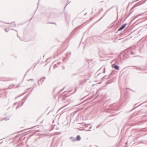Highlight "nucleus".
<instances>
[{"label": "nucleus", "mask_w": 147, "mask_h": 147, "mask_svg": "<svg viewBox=\"0 0 147 147\" xmlns=\"http://www.w3.org/2000/svg\"><path fill=\"white\" fill-rule=\"evenodd\" d=\"M32 18L30 19V20H31Z\"/></svg>", "instance_id": "nucleus-48"}, {"label": "nucleus", "mask_w": 147, "mask_h": 147, "mask_svg": "<svg viewBox=\"0 0 147 147\" xmlns=\"http://www.w3.org/2000/svg\"><path fill=\"white\" fill-rule=\"evenodd\" d=\"M30 80H31L32 81V82H33L34 80L33 79H30V80H27L28 81H30Z\"/></svg>", "instance_id": "nucleus-18"}, {"label": "nucleus", "mask_w": 147, "mask_h": 147, "mask_svg": "<svg viewBox=\"0 0 147 147\" xmlns=\"http://www.w3.org/2000/svg\"><path fill=\"white\" fill-rule=\"evenodd\" d=\"M30 92L28 94L22 99V100H25V101H26V100L27 98L30 95Z\"/></svg>", "instance_id": "nucleus-6"}, {"label": "nucleus", "mask_w": 147, "mask_h": 147, "mask_svg": "<svg viewBox=\"0 0 147 147\" xmlns=\"http://www.w3.org/2000/svg\"><path fill=\"white\" fill-rule=\"evenodd\" d=\"M4 23L5 24H11V23H6V22H4Z\"/></svg>", "instance_id": "nucleus-34"}, {"label": "nucleus", "mask_w": 147, "mask_h": 147, "mask_svg": "<svg viewBox=\"0 0 147 147\" xmlns=\"http://www.w3.org/2000/svg\"><path fill=\"white\" fill-rule=\"evenodd\" d=\"M51 59V58H49L48 59H47V60H46V61L47 62H49V60L50 59Z\"/></svg>", "instance_id": "nucleus-23"}, {"label": "nucleus", "mask_w": 147, "mask_h": 147, "mask_svg": "<svg viewBox=\"0 0 147 147\" xmlns=\"http://www.w3.org/2000/svg\"><path fill=\"white\" fill-rule=\"evenodd\" d=\"M87 131H91V130H87Z\"/></svg>", "instance_id": "nucleus-39"}, {"label": "nucleus", "mask_w": 147, "mask_h": 147, "mask_svg": "<svg viewBox=\"0 0 147 147\" xmlns=\"http://www.w3.org/2000/svg\"><path fill=\"white\" fill-rule=\"evenodd\" d=\"M105 67L104 68V71L103 72V73H105Z\"/></svg>", "instance_id": "nucleus-26"}, {"label": "nucleus", "mask_w": 147, "mask_h": 147, "mask_svg": "<svg viewBox=\"0 0 147 147\" xmlns=\"http://www.w3.org/2000/svg\"><path fill=\"white\" fill-rule=\"evenodd\" d=\"M57 65L56 64H55L54 65V68H56V67H57Z\"/></svg>", "instance_id": "nucleus-19"}, {"label": "nucleus", "mask_w": 147, "mask_h": 147, "mask_svg": "<svg viewBox=\"0 0 147 147\" xmlns=\"http://www.w3.org/2000/svg\"><path fill=\"white\" fill-rule=\"evenodd\" d=\"M139 0H135V1H134V2H136L137 1H138Z\"/></svg>", "instance_id": "nucleus-35"}, {"label": "nucleus", "mask_w": 147, "mask_h": 147, "mask_svg": "<svg viewBox=\"0 0 147 147\" xmlns=\"http://www.w3.org/2000/svg\"><path fill=\"white\" fill-rule=\"evenodd\" d=\"M9 119V118H7V117H5L4 118H3L2 120H8Z\"/></svg>", "instance_id": "nucleus-13"}, {"label": "nucleus", "mask_w": 147, "mask_h": 147, "mask_svg": "<svg viewBox=\"0 0 147 147\" xmlns=\"http://www.w3.org/2000/svg\"><path fill=\"white\" fill-rule=\"evenodd\" d=\"M126 25H127L126 24H125L123 25H122L119 28V29L118 30V31H121V30H122L123 29L125 28V27Z\"/></svg>", "instance_id": "nucleus-2"}, {"label": "nucleus", "mask_w": 147, "mask_h": 147, "mask_svg": "<svg viewBox=\"0 0 147 147\" xmlns=\"http://www.w3.org/2000/svg\"><path fill=\"white\" fill-rule=\"evenodd\" d=\"M112 66L116 70H118L119 69V66L117 65H116L115 64H112Z\"/></svg>", "instance_id": "nucleus-3"}, {"label": "nucleus", "mask_w": 147, "mask_h": 147, "mask_svg": "<svg viewBox=\"0 0 147 147\" xmlns=\"http://www.w3.org/2000/svg\"><path fill=\"white\" fill-rule=\"evenodd\" d=\"M29 89V88H28L27 90H28V89Z\"/></svg>", "instance_id": "nucleus-52"}, {"label": "nucleus", "mask_w": 147, "mask_h": 147, "mask_svg": "<svg viewBox=\"0 0 147 147\" xmlns=\"http://www.w3.org/2000/svg\"><path fill=\"white\" fill-rule=\"evenodd\" d=\"M5 31L6 32H8L9 31V30H8V29H5Z\"/></svg>", "instance_id": "nucleus-25"}, {"label": "nucleus", "mask_w": 147, "mask_h": 147, "mask_svg": "<svg viewBox=\"0 0 147 147\" xmlns=\"http://www.w3.org/2000/svg\"><path fill=\"white\" fill-rule=\"evenodd\" d=\"M0 22H1V21H0Z\"/></svg>", "instance_id": "nucleus-51"}, {"label": "nucleus", "mask_w": 147, "mask_h": 147, "mask_svg": "<svg viewBox=\"0 0 147 147\" xmlns=\"http://www.w3.org/2000/svg\"><path fill=\"white\" fill-rule=\"evenodd\" d=\"M135 67H137V69H138V70H141L142 69L141 68V67H137V66H134Z\"/></svg>", "instance_id": "nucleus-14"}, {"label": "nucleus", "mask_w": 147, "mask_h": 147, "mask_svg": "<svg viewBox=\"0 0 147 147\" xmlns=\"http://www.w3.org/2000/svg\"><path fill=\"white\" fill-rule=\"evenodd\" d=\"M25 100H24L22 102V104L20 105L21 106H22L23 105V104H24V102H25Z\"/></svg>", "instance_id": "nucleus-15"}, {"label": "nucleus", "mask_w": 147, "mask_h": 147, "mask_svg": "<svg viewBox=\"0 0 147 147\" xmlns=\"http://www.w3.org/2000/svg\"><path fill=\"white\" fill-rule=\"evenodd\" d=\"M67 16H68L67 14L66 13L65 14V17L66 19L67 18Z\"/></svg>", "instance_id": "nucleus-29"}, {"label": "nucleus", "mask_w": 147, "mask_h": 147, "mask_svg": "<svg viewBox=\"0 0 147 147\" xmlns=\"http://www.w3.org/2000/svg\"><path fill=\"white\" fill-rule=\"evenodd\" d=\"M12 23H14V26H15V27H16V24H15V22H12Z\"/></svg>", "instance_id": "nucleus-30"}, {"label": "nucleus", "mask_w": 147, "mask_h": 147, "mask_svg": "<svg viewBox=\"0 0 147 147\" xmlns=\"http://www.w3.org/2000/svg\"><path fill=\"white\" fill-rule=\"evenodd\" d=\"M81 139V138L80 136V135H78L77 136L76 139L74 138V139L72 140L73 141H75L76 140L77 141H79Z\"/></svg>", "instance_id": "nucleus-1"}, {"label": "nucleus", "mask_w": 147, "mask_h": 147, "mask_svg": "<svg viewBox=\"0 0 147 147\" xmlns=\"http://www.w3.org/2000/svg\"><path fill=\"white\" fill-rule=\"evenodd\" d=\"M44 80L43 79V78H41L40 80V81H41V84H42V83L44 81Z\"/></svg>", "instance_id": "nucleus-12"}, {"label": "nucleus", "mask_w": 147, "mask_h": 147, "mask_svg": "<svg viewBox=\"0 0 147 147\" xmlns=\"http://www.w3.org/2000/svg\"><path fill=\"white\" fill-rule=\"evenodd\" d=\"M70 1L68 4H66V5H65V6L64 7V9H65V8H66V6L67 5L69 4V3H70Z\"/></svg>", "instance_id": "nucleus-24"}, {"label": "nucleus", "mask_w": 147, "mask_h": 147, "mask_svg": "<svg viewBox=\"0 0 147 147\" xmlns=\"http://www.w3.org/2000/svg\"><path fill=\"white\" fill-rule=\"evenodd\" d=\"M101 10L102 11H103V9L102 8L101 9Z\"/></svg>", "instance_id": "nucleus-41"}, {"label": "nucleus", "mask_w": 147, "mask_h": 147, "mask_svg": "<svg viewBox=\"0 0 147 147\" xmlns=\"http://www.w3.org/2000/svg\"><path fill=\"white\" fill-rule=\"evenodd\" d=\"M143 13H141V14H139L137 15H136V16H135L134 18V19H136V18H137V17H139V16H141L142 15Z\"/></svg>", "instance_id": "nucleus-8"}, {"label": "nucleus", "mask_w": 147, "mask_h": 147, "mask_svg": "<svg viewBox=\"0 0 147 147\" xmlns=\"http://www.w3.org/2000/svg\"><path fill=\"white\" fill-rule=\"evenodd\" d=\"M20 107V105H18L16 107V109H17Z\"/></svg>", "instance_id": "nucleus-31"}, {"label": "nucleus", "mask_w": 147, "mask_h": 147, "mask_svg": "<svg viewBox=\"0 0 147 147\" xmlns=\"http://www.w3.org/2000/svg\"><path fill=\"white\" fill-rule=\"evenodd\" d=\"M101 69V68H100L99 69V70H98V71H99V70H100Z\"/></svg>", "instance_id": "nucleus-46"}, {"label": "nucleus", "mask_w": 147, "mask_h": 147, "mask_svg": "<svg viewBox=\"0 0 147 147\" xmlns=\"http://www.w3.org/2000/svg\"><path fill=\"white\" fill-rule=\"evenodd\" d=\"M25 93V92H24V93H22V94L21 95H20L19 96H18V97H20V96H22V95H24V94Z\"/></svg>", "instance_id": "nucleus-27"}, {"label": "nucleus", "mask_w": 147, "mask_h": 147, "mask_svg": "<svg viewBox=\"0 0 147 147\" xmlns=\"http://www.w3.org/2000/svg\"><path fill=\"white\" fill-rule=\"evenodd\" d=\"M91 127H92V126H91L90 128V129H91Z\"/></svg>", "instance_id": "nucleus-47"}, {"label": "nucleus", "mask_w": 147, "mask_h": 147, "mask_svg": "<svg viewBox=\"0 0 147 147\" xmlns=\"http://www.w3.org/2000/svg\"><path fill=\"white\" fill-rule=\"evenodd\" d=\"M10 30H14L13 29H10ZM15 31H16L17 32H18L17 31V30H15ZM17 35L18 37L19 38V37L18 35V33H17Z\"/></svg>", "instance_id": "nucleus-16"}, {"label": "nucleus", "mask_w": 147, "mask_h": 147, "mask_svg": "<svg viewBox=\"0 0 147 147\" xmlns=\"http://www.w3.org/2000/svg\"><path fill=\"white\" fill-rule=\"evenodd\" d=\"M17 102H15V103L13 105V107L16 105H17Z\"/></svg>", "instance_id": "nucleus-28"}, {"label": "nucleus", "mask_w": 147, "mask_h": 147, "mask_svg": "<svg viewBox=\"0 0 147 147\" xmlns=\"http://www.w3.org/2000/svg\"><path fill=\"white\" fill-rule=\"evenodd\" d=\"M64 88H63L62 90L61 91H62L63 89H64Z\"/></svg>", "instance_id": "nucleus-45"}, {"label": "nucleus", "mask_w": 147, "mask_h": 147, "mask_svg": "<svg viewBox=\"0 0 147 147\" xmlns=\"http://www.w3.org/2000/svg\"><path fill=\"white\" fill-rule=\"evenodd\" d=\"M77 112V111H75V113H76Z\"/></svg>", "instance_id": "nucleus-40"}, {"label": "nucleus", "mask_w": 147, "mask_h": 147, "mask_svg": "<svg viewBox=\"0 0 147 147\" xmlns=\"http://www.w3.org/2000/svg\"><path fill=\"white\" fill-rule=\"evenodd\" d=\"M42 78H43V79H45V77H44Z\"/></svg>", "instance_id": "nucleus-38"}, {"label": "nucleus", "mask_w": 147, "mask_h": 147, "mask_svg": "<svg viewBox=\"0 0 147 147\" xmlns=\"http://www.w3.org/2000/svg\"><path fill=\"white\" fill-rule=\"evenodd\" d=\"M33 88L31 90V91L30 92V93H31V92L32 91V90H33Z\"/></svg>", "instance_id": "nucleus-42"}, {"label": "nucleus", "mask_w": 147, "mask_h": 147, "mask_svg": "<svg viewBox=\"0 0 147 147\" xmlns=\"http://www.w3.org/2000/svg\"><path fill=\"white\" fill-rule=\"evenodd\" d=\"M147 102V101H146V102H144V103H145V102Z\"/></svg>", "instance_id": "nucleus-49"}, {"label": "nucleus", "mask_w": 147, "mask_h": 147, "mask_svg": "<svg viewBox=\"0 0 147 147\" xmlns=\"http://www.w3.org/2000/svg\"><path fill=\"white\" fill-rule=\"evenodd\" d=\"M72 138H73V140L74 138L73 137H71L70 138V139H72Z\"/></svg>", "instance_id": "nucleus-37"}, {"label": "nucleus", "mask_w": 147, "mask_h": 147, "mask_svg": "<svg viewBox=\"0 0 147 147\" xmlns=\"http://www.w3.org/2000/svg\"><path fill=\"white\" fill-rule=\"evenodd\" d=\"M9 79V78H2L1 79H0V80L4 81H8L10 80Z\"/></svg>", "instance_id": "nucleus-5"}, {"label": "nucleus", "mask_w": 147, "mask_h": 147, "mask_svg": "<svg viewBox=\"0 0 147 147\" xmlns=\"http://www.w3.org/2000/svg\"><path fill=\"white\" fill-rule=\"evenodd\" d=\"M134 53V52H131L130 53L131 55H133Z\"/></svg>", "instance_id": "nucleus-22"}, {"label": "nucleus", "mask_w": 147, "mask_h": 147, "mask_svg": "<svg viewBox=\"0 0 147 147\" xmlns=\"http://www.w3.org/2000/svg\"><path fill=\"white\" fill-rule=\"evenodd\" d=\"M19 97H18H18H16L15 98V99H17V98H18Z\"/></svg>", "instance_id": "nucleus-43"}, {"label": "nucleus", "mask_w": 147, "mask_h": 147, "mask_svg": "<svg viewBox=\"0 0 147 147\" xmlns=\"http://www.w3.org/2000/svg\"><path fill=\"white\" fill-rule=\"evenodd\" d=\"M138 6V5H137L136 4L134 5L133 7H132V8L130 10H132L133 9H134V8Z\"/></svg>", "instance_id": "nucleus-9"}, {"label": "nucleus", "mask_w": 147, "mask_h": 147, "mask_svg": "<svg viewBox=\"0 0 147 147\" xmlns=\"http://www.w3.org/2000/svg\"><path fill=\"white\" fill-rule=\"evenodd\" d=\"M39 81L38 80V85L39 86H40V83H39Z\"/></svg>", "instance_id": "nucleus-33"}, {"label": "nucleus", "mask_w": 147, "mask_h": 147, "mask_svg": "<svg viewBox=\"0 0 147 147\" xmlns=\"http://www.w3.org/2000/svg\"><path fill=\"white\" fill-rule=\"evenodd\" d=\"M87 13H86L84 15H86V14H87Z\"/></svg>", "instance_id": "nucleus-44"}, {"label": "nucleus", "mask_w": 147, "mask_h": 147, "mask_svg": "<svg viewBox=\"0 0 147 147\" xmlns=\"http://www.w3.org/2000/svg\"><path fill=\"white\" fill-rule=\"evenodd\" d=\"M76 28L75 29H74V30L73 31H72V33H71V34H74V33H75V30H76Z\"/></svg>", "instance_id": "nucleus-20"}, {"label": "nucleus", "mask_w": 147, "mask_h": 147, "mask_svg": "<svg viewBox=\"0 0 147 147\" xmlns=\"http://www.w3.org/2000/svg\"><path fill=\"white\" fill-rule=\"evenodd\" d=\"M70 54L71 53H67L66 55V58H67L68 57H69V56L70 55Z\"/></svg>", "instance_id": "nucleus-11"}, {"label": "nucleus", "mask_w": 147, "mask_h": 147, "mask_svg": "<svg viewBox=\"0 0 147 147\" xmlns=\"http://www.w3.org/2000/svg\"><path fill=\"white\" fill-rule=\"evenodd\" d=\"M52 23V24H54L53 23H51H51Z\"/></svg>", "instance_id": "nucleus-50"}, {"label": "nucleus", "mask_w": 147, "mask_h": 147, "mask_svg": "<svg viewBox=\"0 0 147 147\" xmlns=\"http://www.w3.org/2000/svg\"><path fill=\"white\" fill-rule=\"evenodd\" d=\"M109 77H107V76H105L102 78V80H103L104 79H108L109 78Z\"/></svg>", "instance_id": "nucleus-7"}, {"label": "nucleus", "mask_w": 147, "mask_h": 147, "mask_svg": "<svg viewBox=\"0 0 147 147\" xmlns=\"http://www.w3.org/2000/svg\"><path fill=\"white\" fill-rule=\"evenodd\" d=\"M20 84H18L17 86L16 87V88L19 87L20 86Z\"/></svg>", "instance_id": "nucleus-21"}, {"label": "nucleus", "mask_w": 147, "mask_h": 147, "mask_svg": "<svg viewBox=\"0 0 147 147\" xmlns=\"http://www.w3.org/2000/svg\"><path fill=\"white\" fill-rule=\"evenodd\" d=\"M58 64H60L61 63V62H57Z\"/></svg>", "instance_id": "nucleus-36"}, {"label": "nucleus", "mask_w": 147, "mask_h": 147, "mask_svg": "<svg viewBox=\"0 0 147 147\" xmlns=\"http://www.w3.org/2000/svg\"><path fill=\"white\" fill-rule=\"evenodd\" d=\"M111 8H110L108 10H107L104 13V14L103 15V16L99 19L98 21H100V20H101L107 14V12L111 9Z\"/></svg>", "instance_id": "nucleus-4"}, {"label": "nucleus", "mask_w": 147, "mask_h": 147, "mask_svg": "<svg viewBox=\"0 0 147 147\" xmlns=\"http://www.w3.org/2000/svg\"><path fill=\"white\" fill-rule=\"evenodd\" d=\"M14 84L11 85L9 86V89H11L14 86Z\"/></svg>", "instance_id": "nucleus-10"}, {"label": "nucleus", "mask_w": 147, "mask_h": 147, "mask_svg": "<svg viewBox=\"0 0 147 147\" xmlns=\"http://www.w3.org/2000/svg\"><path fill=\"white\" fill-rule=\"evenodd\" d=\"M65 59H66L65 58H64L63 59V61H65Z\"/></svg>", "instance_id": "nucleus-32"}, {"label": "nucleus", "mask_w": 147, "mask_h": 147, "mask_svg": "<svg viewBox=\"0 0 147 147\" xmlns=\"http://www.w3.org/2000/svg\"><path fill=\"white\" fill-rule=\"evenodd\" d=\"M102 125V124H100L99 125H98L96 127V128H98V127H100V126Z\"/></svg>", "instance_id": "nucleus-17"}]
</instances>
